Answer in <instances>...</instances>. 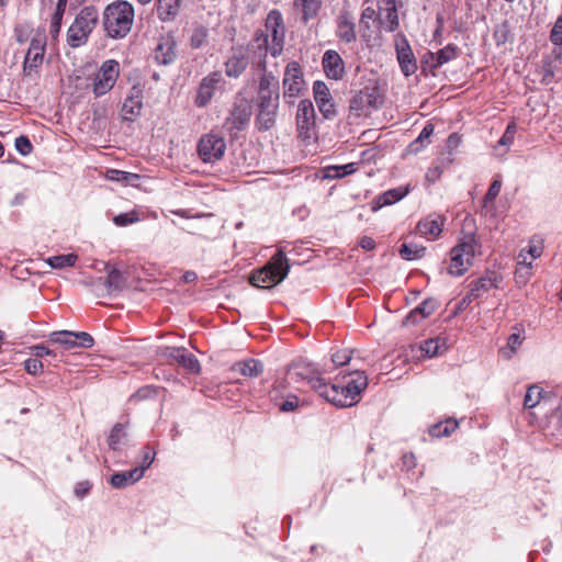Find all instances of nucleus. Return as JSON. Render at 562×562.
<instances>
[{"mask_svg":"<svg viewBox=\"0 0 562 562\" xmlns=\"http://www.w3.org/2000/svg\"><path fill=\"white\" fill-rule=\"evenodd\" d=\"M294 7L302 12V19L307 22L314 19L321 9L319 0H293Z\"/></svg>","mask_w":562,"mask_h":562,"instance_id":"e433bc0d","label":"nucleus"},{"mask_svg":"<svg viewBox=\"0 0 562 562\" xmlns=\"http://www.w3.org/2000/svg\"><path fill=\"white\" fill-rule=\"evenodd\" d=\"M207 30L203 26L196 27L193 30L191 38H190V45L192 48H200L202 47L206 41H207Z\"/></svg>","mask_w":562,"mask_h":562,"instance_id":"8fccbe9b","label":"nucleus"},{"mask_svg":"<svg viewBox=\"0 0 562 562\" xmlns=\"http://www.w3.org/2000/svg\"><path fill=\"white\" fill-rule=\"evenodd\" d=\"M160 355L168 361L177 362L190 373L200 372L199 360L183 347H164Z\"/></svg>","mask_w":562,"mask_h":562,"instance_id":"2eb2a0df","label":"nucleus"},{"mask_svg":"<svg viewBox=\"0 0 562 562\" xmlns=\"http://www.w3.org/2000/svg\"><path fill=\"white\" fill-rule=\"evenodd\" d=\"M143 476V470L135 468L130 471L114 473L111 476L110 483L115 488H124L138 482Z\"/></svg>","mask_w":562,"mask_h":562,"instance_id":"473e14b6","label":"nucleus"},{"mask_svg":"<svg viewBox=\"0 0 562 562\" xmlns=\"http://www.w3.org/2000/svg\"><path fill=\"white\" fill-rule=\"evenodd\" d=\"M297 137L310 142L316 136L315 110L311 100L304 99L299 102L296 112Z\"/></svg>","mask_w":562,"mask_h":562,"instance_id":"4468645a","label":"nucleus"},{"mask_svg":"<svg viewBox=\"0 0 562 562\" xmlns=\"http://www.w3.org/2000/svg\"><path fill=\"white\" fill-rule=\"evenodd\" d=\"M120 64L115 59H108L87 78V89L94 98H101L108 94L116 85L120 77Z\"/></svg>","mask_w":562,"mask_h":562,"instance_id":"1a4fd4ad","label":"nucleus"},{"mask_svg":"<svg viewBox=\"0 0 562 562\" xmlns=\"http://www.w3.org/2000/svg\"><path fill=\"white\" fill-rule=\"evenodd\" d=\"M481 243L474 234H470L451 248L449 274L453 277L463 276L472 266L474 257L480 255Z\"/></svg>","mask_w":562,"mask_h":562,"instance_id":"423d86ee","label":"nucleus"},{"mask_svg":"<svg viewBox=\"0 0 562 562\" xmlns=\"http://www.w3.org/2000/svg\"><path fill=\"white\" fill-rule=\"evenodd\" d=\"M222 82L223 76L220 71H213L205 76L198 87L194 104L198 108H205L213 99L217 87Z\"/></svg>","mask_w":562,"mask_h":562,"instance_id":"f3484780","label":"nucleus"},{"mask_svg":"<svg viewBox=\"0 0 562 562\" xmlns=\"http://www.w3.org/2000/svg\"><path fill=\"white\" fill-rule=\"evenodd\" d=\"M550 41L554 45H562V14L557 19L550 33Z\"/></svg>","mask_w":562,"mask_h":562,"instance_id":"052dcab7","label":"nucleus"},{"mask_svg":"<svg viewBox=\"0 0 562 562\" xmlns=\"http://www.w3.org/2000/svg\"><path fill=\"white\" fill-rule=\"evenodd\" d=\"M24 369L29 374L40 375L43 373L44 364L40 359L29 358L24 361Z\"/></svg>","mask_w":562,"mask_h":562,"instance_id":"5fc2aeb1","label":"nucleus"},{"mask_svg":"<svg viewBox=\"0 0 562 562\" xmlns=\"http://www.w3.org/2000/svg\"><path fill=\"white\" fill-rule=\"evenodd\" d=\"M78 256L75 254L56 255L47 258L46 262L54 269H61L66 267H74L77 262Z\"/></svg>","mask_w":562,"mask_h":562,"instance_id":"a19ab883","label":"nucleus"},{"mask_svg":"<svg viewBox=\"0 0 562 562\" xmlns=\"http://www.w3.org/2000/svg\"><path fill=\"white\" fill-rule=\"evenodd\" d=\"M15 149L22 155L27 156L33 150V145L30 140V138L25 135H21L15 138L14 142Z\"/></svg>","mask_w":562,"mask_h":562,"instance_id":"603ef678","label":"nucleus"},{"mask_svg":"<svg viewBox=\"0 0 562 562\" xmlns=\"http://www.w3.org/2000/svg\"><path fill=\"white\" fill-rule=\"evenodd\" d=\"M35 31H32V32H29L27 27L25 26H16L14 29V37H15V41L19 43V44H24L29 37H30V33H33L34 34Z\"/></svg>","mask_w":562,"mask_h":562,"instance_id":"338daca9","label":"nucleus"},{"mask_svg":"<svg viewBox=\"0 0 562 562\" xmlns=\"http://www.w3.org/2000/svg\"><path fill=\"white\" fill-rule=\"evenodd\" d=\"M74 338L77 340L78 348H91L94 345L93 337L86 331L74 333Z\"/></svg>","mask_w":562,"mask_h":562,"instance_id":"4d7b16f0","label":"nucleus"},{"mask_svg":"<svg viewBox=\"0 0 562 562\" xmlns=\"http://www.w3.org/2000/svg\"><path fill=\"white\" fill-rule=\"evenodd\" d=\"M280 101V82L272 74L260 77L257 93V114L255 125L259 132H267L274 127Z\"/></svg>","mask_w":562,"mask_h":562,"instance_id":"f03ea898","label":"nucleus"},{"mask_svg":"<svg viewBox=\"0 0 562 562\" xmlns=\"http://www.w3.org/2000/svg\"><path fill=\"white\" fill-rule=\"evenodd\" d=\"M233 370L237 371L244 376H258L263 371L262 363L256 359H248L245 361H238L233 366Z\"/></svg>","mask_w":562,"mask_h":562,"instance_id":"f704fd0d","label":"nucleus"},{"mask_svg":"<svg viewBox=\"0 0 562 562\" xmlns=\"http://www.w3.org/2000/svg\"><path fill=\"white\" fill-rule=\"evenodd\" d=\"M411 191V186H401L397 188H393L390 190H386L382 194L378 195L373 200V206L372 210L376 211L383 206L392 205L398 201H401L403 198H405Z\"/></svg>","mask_w":562,"mask_h":562,"instance_id":"7c9ffc66","label":"nucleus"},{"mask_svg":"<svg viewBox=\"0 0 562 562\" xmlns=\"http://www.w3.org/2000/svg\"><path fill=\"white\" fill-rule=\"evenodd\" d=\"M359 168L358 162H350L342 166H328L325 169V178L339 179L345 176L355 173Z\"/></svg>","mask_w":562,"mask_h":562,"instance_id":"58836bf2","label":"nucleus"},{"mask_svg":"<svg viewBox=\"0 0 562 562\" xmlns=\"http://www.w3.org/2000/svg\"><path fill=\"white\" fill-rule=\"evenodd\" d=\"M379 24L386 32H394L398 27V14L395 0L379 1Z\"/></svg>","mask_w":562,"mask_h":562,"instance_id":"5701e85b","label":"nucleus"},{"mask_svg":"<svg viewBox=\"0 0 562 562\" xmlns=\"http://www.w3.org/2000/svg\"><path fill=\"white\" fill-rule=\"evenodd\" d=\"M542 251H543L542 240L539 238H536V237L531 238L529 241V245H528L527 252L525 254V251L521 250L519 254V258H520L519 263L530 267L531 261L533 259L539 258L542 255Z\"/></svg>","mask_w":562,"mask_h":562,"instance_id":"c9c22d12","label":"nucleus"},{"mask_svg":"<svg viewBox=\"0 0 562 562\" xmlns=\"http://www.w3.org/2000/svg\"><path fill=\"white\" fill-rule=\"evenodd\" d=\"M183 0H157L156 14L161 22H172L180 13Z\"/></svg>","mask_w":562,"mask_h":562,"instance_id":"2f4dec72","label":"nucleus"},{"mask_svg":"<svg viewBox=\"0 0 562 562\" xmlns=\"http://www.w3.org/2000/svg\"><path fill=\"white\" fill-rule=\"evenodd\" d=\"M177 56L175 37L169 33L158 38L154 48V58L159 65H169Z\"/></svg>","mask_w":562,"mask_h":562,"instance_id":"4be33fe9","label":"nucleus"},{"mask_svg":"<svg viewBox=\"0 0 562 562\" xmlns=\"http://www.w3.org/2000/svg\"><path fill=\"white\" fill-rule=\"evenodd\" d=\"M426 247L415 244H402L398 254L404 260H415L424 256Z\"/></svg>","mask_w":562,"mask_h":562,"instance_id":"ea45409f","label":"nucleus"},{"mask_svg":"<svg viewBox=\"0 0 562 562\" xmlns=\"http://www.w3.org/2000/svg\"><path fill=\"white\" fill-rule=\"evenodd\" d=\"M510 26L507 21L497 24L493 32V38L497 46L504 45L512 41Z\"/></svg>","mask_w":562,"mask_h":562,"instance_id":"79ce46f5","label":"nucleus"},{"mask_svg":"<svg viewBox=\"0 0 562 562\" xmlns=\"http://www.w3.org/2000/svg\"><path fill=\"white\" fill-rule=\"evenodd\" d=\"M502 277L494 272H486L484 276L469 284V299L477 300L483 297L492 289L498 288L502 282Z\"/></svg>","mask_w":562,"mask_h":562,"instance_id":"412c9836","label":"nucleus"},{"mask_svg":"<svg viewBox=\"0 0 562 562\" xmlns=\"http://www.w3.org/2000/svg\"><path fill=\"white\" fill-rule=\"evenodd\" d=\"M155 454H156V452L154 451V449L150 448L149 446H146L143 450L142 463L136 469H142L143 474H144L145 470L148 469L151 465V463L154 462Z\"/></svg>","mask_w":562,"mask_h":562,"instance_id":"680f3d73","label":"nucleus"},{"mask_svg":"<svg viewBox=\"0 0 562 562\" xmlns=\"http://www.w3.org/2000/svg\"><path fill=\"white\" fill-rule=\"evenodd\" d=\"M66 10L55 8V11L50 18L49 34L52 38L56 40L60 33L63 16Z\"/></svg>","mask_w":562,"mask_h":562,"instance_id":"49530a36","label":"nucleus"},{"mask_svg":"<svg viewBox=\"0 0 562 562\" xmlns=\"http://www.w3.org/2000/svg\"><path fill=\"white\" fill-rule=\"evenodd\" d=\"M46 46L47 36L45 29L35 30L31 36L22 64V76L24 78H36L40 76L45 60Z\"/></svg>","mask_w":562,"mask_h":562,"instance_id":"6e6552de","label":"nucleus"},{"mask_svg":"<svg viewBox=\"0 0 562 562\" xmlns=\"http://www.w3.org/2000/svg\"><path fill=\"white\" fill-rule=\"evenodd\" d=\"M292 381H305L319 396L337 407H349L357 404L361 392L368 386V376L363 371H353L342 376V382L328 384L323 373L314 366L296 363L289 370Z\"/></svg>","mask_w":562,"mask_h":562,"instance_id":"f257e3e1","label":"nucleus"},{"mask_svg":"<svg viewBox=\"0 0 562 562\" xmlns=\"http://www.w3.org/2000/svg\"><path fill=\"white\" fill-rule=\"evenodd\" d=\"M516 131H517L516 123L515 122L509 123L507 125L503 136L501 137V139L498 142L499 145L508 146V145L513 144Z\"/></svg>","mask_w":562,"mask_h":562,"instance_id":"bf43d9fd","label":"nucleus"},{"mask_svg":"<svg viewBox=\"0 0 562 562\" xmlns=\"http://www.w3.org/2000/svg\"><path fill=\"white\" fill-rule=\"evenodd\" d=\"M131 177L136 176L117 169H110L106 172V178L113 181H127Z\"/></svg>","mask_w":562,"mask_h":562,"instance_id":"e2e57ef3","label":"nucleus"},{"mask_svg":"<svg viewBox=\"0 0 562 562\" xmlns=\"http://www.w3.org/2000/svg\"><path fill=\"white\" fill-rule=\"evenodd\" d=\"M543 395V390L539 387L538 385H531L528 387L525 400H524V406L526 408H533L536 407Z\"/></svg>","mask_w":562,"mask_h":562,"instance_id":"c03bdc74","label":"nucleus"},{"mask_svg":"<svg viewBox=\"0 0 562 562\" xmlns=\"http://www.w3.org/2000/svg\"><path fill=\"white\" fill-rule=\"evenodd\" d=\"M336 25V36L339 38V41L346 44L356 42V24L353 22V18L348 11H342L338 15Z\"/></svg>","mask_w":562,"mask_h":562,"instance_id":"cd10ccee","label":"nucleus"},{"mask_svg":"<svg viewBox=\"0 0 562 562\" xmlns=\"http://www.w3.org/2000/svg\"><path fill=\"white\" fill-rule=\"evenodd\" d=\"M554 63L555 61L552 59V57H550V55L543 59L542 82L546 85H550L554 80V75H555Z\"/></svg>","mask_w":562,"mask_h":562,"instance_id":"09e8293b","label":"nucleus"},{"mask_svg":"<svg viewBox=\"0 0 562 562\" xmlns=\"http://www.w3.org/2000/svg\"><path fill=\"white\" fill-rule=\"evenodd\" d=\"M299 406V398L295 395L289 396L283 401L279 408L282 412H293Z\"/></svg>","mask_w":562,"mask_h":562,"instance_id":"69168bd1","label":"nucleus"},{"mask_svg":"<svg viewBox=\"0 0 562 562\" xmlns=\"http://www.w3.org/2000/svg\"><path fill=\"white\" fill-rule=\"evenodd\" d=\"M249 56L244 53V48L234 49L233 55L225 61V74L229 78H238L249 64Z\"/></svg>","mask_w":562,"mask_h":562,"instance_id":"c756f323","label":"nucleus"},{"mask_svg":"<svg viewBox=\"0 0 562 562\" xmlns=\"http://www.w3.org/2000/svg\"><path fill=\"white\" fill-rule=\"evenodd\" d=\"M522 340L524 338L520 336L519 333H514L512 335H509L508 339H507V345L506 347L502 348L499 350V353L505 358V359H510L513 357V355L516 352V350L520 347V345L522 344Z\"/></svg>","mask_w":562,"mask_h":562,"instance_id":"37998d69","label":"nucleus"},{"mask_svg":"<svg viewBox=\"0 0 562 562\" xmlns=\"http://www.w3.org/2000/svg\"><path fill=\"white\" fill-rule=\"evenodd\" d=\"M379 18H380V9L378 8L374 9L372 7H367L366 9H363L362 13H361V19H360V26L361 29L364 31V30H370V24L369 22L370 21H373V22H379Z\"/></svg>","mask_w":562,"mask_h":562,"instance_id":"a18cd8bd","label":"nucleus"},{"mask_svg":"<svg viewBox=\"0 0 562 562\" xmlns=\"http://www.w3.org/2000/svg\"><path fill=\"white\" fill-rule=\"evenodd\" d=\"M397 61L405 77H409L417 70V61L406 38L396 44Z\"/></svg>","mask_w":562,"mask_h":562,"instance_id":"393cba45","label":"nucleus"},{"mask_svg":"<svg viewBox=\"0 0 562 562\" xmlns=\"http://www.w3.org/2000/svg\"><path fill=\"white\" fill-rule=\"evenodd\" d=\"M290 271L289 260L282 249H278L270 260L261 268L252 272L249 278L254 286L271 289L281 283Z\"/></svg>","mask_w":562,"mask_h":562,"instance_id":"20e7f679","label":"nucleus"},{"mask_svg":"<svg viewBox=\"0 0 562 562\" xmlns=\"http://www.w3.org/2000/svg\"><path fill=\"white\" fill-rule=\"evenodd\" d=\"M313 95L319 112L325 119H333L337 111L330 94L329 88L324 81L317 80L313 83Z\"/></svg>","mask_w":562,"mask_h":562,"instance_id":"a211bd4d","label":"nucleus"},{"mask_svg":"<svg viewBox=\"0 0 562 562\" xmlns=\"http://www.w3.org/2000/svg\"><path fill=\"white\" fill-rule=\"evenodd\" d=\"M143 109V89L139 86H133L122 106L124 120L133 121L140 115Z\"/></svg>","mask_w":562,"mask_h":562,"instance_id":"b1692460","label":"nucleus"},{"mask_svg":"<svg viewBox=\"0 0 562 562\" xmlns=\"http://www.w3.org/2000/svg\"><path fill=\"white\" fill-rule=\"evenodd\" d=\"M501 188H502V181H501V180H498V179H495V180L491 183V186H490V188H488L487 192H486V193H485V195H484V203H485V204H487V203H493V202H494V200H495V199L497 198V195L499 194V192H501Z\"/></svg>","mask_w":562,"mask_h":562,"instance_id":"13d9d810","label":"nucleus"},{"mask_svg":"<svg viewBox=\"0 0 562 562\" xmlns=\"http://www.w3.org/2000/svg\"><path fill=\"white\" fill-rule=\"evenodd\" d=\"M251 113V106L248 103V101L241 99L238 102L234 103L233 109L229 112V115L225 120V126L231 132L244 131L249 124Z\"/></svg>","mask_w":562,"mask_h":562,"instance_id":"dca6fc26","label":"nucleus"},{"mask_svg":"<svg viewBox=\"0 0 562 562\" xmlns=\"http://www.w3.org/2000/svg\"><path fill=\"white\" fill-rule=\"evenodd\" d=\"M435 127L431 123H427L423 131L420 132L419 136L415 139V142L412 144V146L420 144L424 145L425 140H428L430 136L434 134Z\"/></svg>","mask_w":562,"mask_h":562,"instance_id":"0e129e2a","label":"nucleus"},{"mask_svg":"<svg viewBox=\"0 0 562 562\" xmlns=\"http://www.w3.org/2000/svg\"><path fill=\"white\" fill-rule=\"evenodd\" d=\"M440 341L439 339H428L422 345V351L428 357H435L440 353Z\"/></svg>","mask_w":562,"mask_h":562,"instance_id":"864d4df0","label":"nucleus"},{"mask_svg":"<svg viewBox=\"0 0 562 562\" xmlns=\"http://www.w3.org/2000/svg\"><path fill=\"white\" fill-rule=\"evenodd\" d=\"M323 71L328 79L339 81L346 75L345 61L335 49H327L322 57Z\"/></svg>","mask_w":562,"mask_h":562,"instance_id":"6ab92c4d","label":"nucleus"},{"mask_svg":"<svg viewBox=\"0 0 562 562\" xmlns=\"http://www.w3.org/2000/svg\"><path fill=\"white\" fill-rule=\"evenodd\" d=\"M445 224L446 217L443 215L431 213L417 223L416 229L420 236L428 240H436L441 235Z\"/></svg>","mask_w":562,"mask_h":562,"instance_id":"aec40b11","label":"nucleus"},{"mask_svg":"<svg viewBox=\"0 0 562 562\" xmlns=\"http://www.w3.org/2000/svg\"><path fill=\"white\" fill-rule=\"evenodd\" d=\"M459 428V423L454 418H447L429 427V435L434 438L449 437Z\"/></svg>","mask_w":562,"mask_h":562,"instance_id":"72a5a7b5","label":"nucleus"},{"mask_svg":"<svg viewBox=\"0 0 562 562\" xmlns=\"http://www.w3.org/2000/svg\"><path fill=\"white\" fill-rule=\"evenodd\" d=\"M53 336V340L55 342L64 345L68 349L78 347V345L76 344L77 340L74 338V331L64 330L59 333H54Z\"/></svg>","mask_w":562,"mask_h":562,"instance_id":"de8ad7c7","label":"nucleus"},{"mask_svg":"<svg viewBox=\"0 0 562 562\" xmlns=\"http://www.w3.org/2000/svg\"><path fill=\"white\" fill-rule=\"evenodd\" d=\"M126 425L116 423L108 437V445L112 450H119L122 445H125L127 439V432L125 430Z\"/></svg>","mask_w":562,"mask_h":562,"instance_id":"4c0bfd02","label":"nucleus"},{"mask_svg":"<svg viewBox=\"0 0 562 562\" xmlns=\"http://www.w3.org/2000/svg\"><path fill=\"white\" fill-rule=\"evenodd\" d=\"M102 22L109 37L114 40L123 38L132 30L134 8L127 1L110 3L104 9Z\"/></svg>","mask_w":562,"mask_h":562,"instance_id":"7ed1b4c3","label":"nucleus"},{"mask_svg":"<svg viewBox=\"0 0 562 562\" xmlns=\"http://www.w3.org/2000/svg\"><path fill=\"white\" fill-rule=\"evenodd\" d=\"M384 103V94L378 81H370L350 99L349 112L356 117L369 116Z\"/></svg>","mask_w":562,"mask_h":562,"instance_id":"0eeeda50","label":"nucleus"},{"mask_svg":"<svg viewBox=\"0 0 562 562\" xmlns=\"http://www.w3.org/2000/svg\"><path fill=\"white\" fill-rule=\"evenodd\" d=\"M439 303L434 297L425 299L418 306L405 317L404 325H416L428 318L438 308Z\"/></svg>","mask_w":562,"mask_h":562,"instance_id":"c85d7f7f","label":"nucleus"},{"mask_svg":"<svg viewBox=\"0 0 562 562\" xmlns=\"http://www.w3.org/2000/svg\"><path fill=\"white\" fill-rule=\"evenodd\" d=\"M244 53L249 56V60L256 65L257 69L265 74L267 71V56L270 53L269 35L262 30H257L252 38L244 48Z\"/></svg>","mask_w":562,"mask_h":562,"instance_id":"ddd939ff","label":"nucleus"},{"mask_svg":"<svg viewBox=\"0 0 562 562\" xmlns=\"http://www.w3.org/2000/svg\"><path fill=\"white\" fill-rule=\"evenodd\" d=\"M92 484L89 481L78 482L75 486V494L77 497H85L91 490Z\"/></svg>","mask_w":562,"mask_h":562,"instance_id":"774afa93","label":"nucleus"},{"mask_svg":"<svg viewBox=\"0 0 562 562\" xmlns=\"http://www.w3.org/2000/svg\"><path fill=\"white\" fill-rule=\"evenodd\" d=\"M99 11L94 5H86L79 10L66 33V42L71 48L88 43L90 35L99 24Z\"/></svg>","mask_w":562,"mask_h":562,"instance_id":"39448f33","label":"nucleus"},{"mask_svg":"<svg viewBox=\"0 0 562 562\" xmlns=\"http://www.w3.org/2000/svg\"><path fill=\"white\" fill-rule=\"evenodd\" d=\"M283 99L288 104H294L305 89V80L302 66L299 61L292 60L284 68L283 79Z\"/></svg>","mask_w":562,"mask_h":562,"instance_id":"9b49d317","label":"nucleus"},{"mask_svg":"<svg viewBox=\"0 0 562 562\" xmlns=\"http://www.w3.org/2000/svg\"><path fill=\"white\" fill-rule=\"evenodd\" d=\"M139 221L138 214L136 211H132L128 213H121L114 216L113 222L116 226H127L134 224Z\"/></svg>","mask_w":562,"mask_h":562,"instance_id":"3c124183","label":"nucleus"},{"mask_svg":"<svg viewBox=\"0 0 562 562\" xmlns=\"http://www.w3.org/2000/svg\"><path fill=\"white\" fill-rule=\"evenodd\" d=\"M459 55V48L454 44H448L446 47L439 49L437 53L428 52L424 55L422 64L425 69V65L431 63V68L436 69L453 59Z\"/></svg>","mask_w":562,"mask_h":562,"instance_id":"bb28decb","label":"nucleus"},{"mask_svg":"<svg viewBox=\"0 0 562 562\" xmlns=\"http://www.w3.org/2000/svg\"><path fill=\"white\" fill-rule=\"evenodd\" d=\"M122 274L117 269L109 271L105 279L99 278L93 284V292L95 296L101 297L104 295H111L114 292L121 290Z\"/></svg>","mask_w":562,"mask_h":562,"instance_id":"a878e982","label":"nucleus"},{"mask_svg":"<svg viewBox=\"0 0 562 562\" xmlns=\"http://www.w3.org/2000/svg\"><path fill=\"white\" fill-rule=\"evenodd\" d=\"M198 155L204 162L221 160L226 151V140L220 130H211L201 136L196 146Z\"/></svg>","mask_w":562,"mask_h":562,"instance_id":"9d476101","label":"nucleus"},{"mask_svg":"<svg viewBox=\"0 0 562 562\" xmlns=\"http://www.w3.org/2000/svg\"><path fill=\"white\" fill-rule=\"evenodd\" d=\"M352 351L349 349H341L337 350L335 353L331 355V361L335 364V367H341L351 360Z\"/></svg>","mask_w":562,"mask_h":562,"instance_id":"6e6d98bb","label":"nucleus"},{"mask_svg":"<svg viewBox=\"0 0 562 562\" xmlns=\"http://www.w3.org/2000/svg\"><path fill=\"white\" fill-rule=\"evenodd\" d=\"M265 32L270 38V55L279 57L285 44V24L282 13L278 9L269 11L265 20Z\"/></svg>","mask_w":562,"mask_h":562,"instance_id":"f8f14e48","label":"nucleus"}]
</instances>
